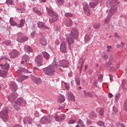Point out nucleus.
I'll return each mask as SVG.
<instances>
[{"label": "nucleus", "instance_id": "57", "mask_svg": "<svg viewBox=\"0 0 127 127\" xmlns=\"http://www.w3.org/2000/svg\"><path fill=\"white\" fill-rule=\"evenodd\" d=\"M75 82L76 84L79 86V85H80V79L76 78L75 79Z\"/></svg>", "mask_w": 127, "mask_h": 127}, {"label": "nucleus", "instance_id": "14", "mask_svg": "<svg viewBox=\"0 0 127 127\" xmlns=\"http://www.w3.org/2000/svg\"><path fill=\"white\" fill-rule=\"evenodd\" d=\"M37 25L39 28H42V29H49V27L45 25V23L43 22H38Z\"/></svg>", "mask_w": 127, "mask_h": 127}, {"label": "nucleus", "instance_id": "59", "mask_svg": "<svg viewBox=\"0 0 127 127\" xmlns=\"http://www.w3.org/2000/svg\"><path fill=\"white\" fill-rule=\"evenodd\" d=\"M110 49H112V46H107V52L109 53L111 51V50Z\"/></svg>", "mask_w": 127, "mask_h": 127}, {"label": "nucleus", "instance_id": "19", "mask_svg": "<svg viewBox=\"0 0 127 127\" xmlns=\"http://www.w3.org/2000/svg\"><path fill=\"white\" fill-rule=\"evenodd\" d=\"M46 9L48 11V13L49 15H50V16L53 17V16H55V15H57L56 13L54 12V11L50 9L49 8L46 7Z\"/></svg>", "mask_w": 127, "mask_h": 127}, {"label": "nucleus", "instance_id": "33", "mask_svg": "<svg viewBox=\"0 0 127 127\" xmlns=\"http://www.w3.org/2000/svg\"><path fill=\"white\" fill-rule=\"evenodd\" d=\"M8 59L6 57V56H1V58L0 59V62H6Z\"/></svg>", "mask_w": 127, "mask_h": 127}, {"label": "nucleus", "instance_id": "22", "mask_svg": "<svg viewBox=\"0 0 127 127\" xmlns=\"http://www.w3.org/2000/svg\"><path fill=\"white\" fill-rule=\"evenodd\" d=\"M24 124H29V125H31V123H32V120H31V118L30 117H26L24 120Z\"/></svg>", "mask_w": 127, "mask_h": 127}, {"label": "nucleus", "instance_id": "38", "mask_svg": "<svg viewBox=\"0 0 127 127\" xmlns=\"http://www.w3.org/2000/svg\"><path fill=\"white\" fill-rule=\"evenodd\" d=\"M100 26L101 24H100V23H95L93 24V27L95 29H99V28H100Z\"/></svg>", "mask_w": 127, "mask_h": 127}, {"label": "nucleus", "instance_id": "16", "mask_svg": "<svg viewBox=\"0 0 127 127\" xmlns=\"http://www.w3.org/2000/svg\"><path fill=\"white\" fill-rule=\"evenodd\" d=\"M28 78H29L28 76L21 75L19 76V77L17 79V82H19V83H21L22 82H23L24 80L28 79Z\"/></svg>", "mask_w": 127, "mask_h": 127}, {"label": "nucleus", "instance_id": "30", "mask_svg": "<svg viewBox=\"0 0 127 127\" xmlns=\"http://www.w3.org/2000/svg\"><path fill=\"white\" fill-rule=\"evenodd\" d=\"M42 54L43 55V57H44V58H45V59H46V60H48V59L50 58V55H49V54L47 52H43L42 53Z\"/></svg>", "mask_w": 127, "mask_h": 127}, {"label": "nucleus", "instance_id": "35", "mask_svg": "<svg viewBox=\"0 0 127 127\" xmlns=\"http://www.w3.org/2000/svg\"><path fill=\"white\" fill-rule=\"evenodd\" d=\"M84 94L85 97H87V98L89 97V98H93V95H92L91 93L87 92L86 91H84Z\"/></svg>", "mask_w": 127, "mask_h": 127}, {"label": "nucleus", "instance_id": "3", "mask_svg": "<svg viewBox=\"0 0 127 127\" xmlns=\"http://www.w3.org/2000/svg\"><path fill=\"white\" fill-rule=\"evenodd\" d=\"M56 61H57V60L55 58L52 64L43 69V71L46 75H47V76H53V75H54L55 68H57L58 69V65H57Z\"/></svg>", "mask_w": 127, "mask_h": 127}, {"label": "nucleus", "instance_id": "7", "mask_svg": "<svg viewBox=\"0 0 127 127\" xmlns=\"http://www.w3.org/2000/svg\"><path fill=\"white\" fill-rule=\"evenodd\" d=\"M57 65L58 66V68H60V70L62 71L60 67H63V68H68V67H69V63H68V61L63 60L58 64H57Z\"/></svg>", "mask_w": 127, "mask_h": 127}, {"label": "nucleus", "instance_id": "5", "mask_svg": "<svg viewBox=\"0 0 127 127\" xmlns=\"http://www.w3.org/2000/svg\"><path fill=\"white\" fill-rule=\"evenodd\" d=\"M25 104H26L25 100L21 99V98H19L13 105V108L15 110L18 111V110H20V107H23V106H25Z\"/></svg>", "mask_w": 127, "mask_h": 127}, {"label": "nucleus", "instance_id": "55", "mask_svg": "<svg viewBox=\"0 0 127 127\" xmlns=\"http://www.w3.org/2000/svg\"><path fill=\"white\" fill-rule=\"evenodd\" d=\"M98 81H100V82H102L103 81V75L100 74L99 75Z\"/></svg>", "mask_w": 127, "mask_h": 127}, {"label": "nucleus", "instance_id": "44", "mask_svg": "<svg viewBox=\"0 0 127 127\" xmlns=\"http://www.w3.org/2000/svg\"><path fill=\"white\" fill-rule=\"evenodd\" d=\"M113 112L112 114L113 115H116L117 113L119 112V110H118V108H116V107H113Z\"/></svg>", "mask_w": 127, "mask_h": 127}, {"label": "nucleus", "instance_id": "4", "mask_svg": "<svg viewBox=\"0 0 127 127\" xmlns=\"http://www.w3.org/2000/svg\"><path fill=\"white\" fill-rule=\"evenodd\" d=\"M0 67L2 70H3L1 71L0 69V76L2 78H5L7 75V71L9 70V64H7V63H6L4 65L0 64Z\"/></svg>", "mask_w": 127, "mask_h": 127}, {"label": "nucleus", "instance_id": "24", "mask_svg": "<svg viewBox=\"0 0 127 127\" xmlns=\"http://www.w3.org/2000/svg\"><path fill=\"white\" fill-rule=\"evenodd\" d=\"M65 101V96L63 95H60L59 98L58 100L59 103H64Z\"/></svg>", "mask_w": 127, "mask_h": 127}, {"label": "nucleus", "instance_id": "50", "mask_svg": "<svg viewBox=\"0 0 127 127\" xmlns=\"http://www.w3.org/2000/svg\"><path fill=\"white\" fill-rule=\"evenodd\" d=\"M57 1L58 3L61 5L64 4V1L63 0H57Z\"/></svg>", "mask_w": 127, "mask_h": 127}, {"label": "nucleus", "instance_id": "48", "mask_svg": "<svg viewBox=\"0 0 127 127\" xmlns=\"http://www.w3.org/2000/svg\"><path fill=\"white\" fill-rule=\"evenodd\" d=\"M116 127H123L124 125L121 123L120 122H118L116 123Z\"/></svg>", "mask_w": 127, "mask_h": 127}, {"label": "nucleus", "instance_id": "1", "mask_svg": "<svg viewBox=\"0 0 127 127\" xmlns=\"http://www.w3.org/2000/svg\"><path fill=\"white\" fill-rule=\"evenodd\" d=\"M118 4H119V0H108L106 1V5L108 7L111 8L107 10V13L108 14L107 17L104 20L105 24L109 23L110 18L115 14V12L118 9Z\"/></svg>", "mask_w": 127, "mask_h": 127}, {"label": "nucleus", "instance_id": "29", "mask_svg": "<svg viewBox=\"0 0 127 127\" xmlns=\"http://www.w3.org/2000/svg\"><path fill=\"white\" fill-rule=\"evenodd\" d=\"M40 43L43 46H45L47 44V42H46V39L45 38H42L41 39Z\"/></svg>", "mask_w": 127, "mask_h": 127}, {"label": "nucleus", "instance_id": "54", "mask_svg": "<svg viewBox=\"0 0 127 127\" xmlns=\"http://www.w3.org/2000/svg\"><path fill=\"white\" fill-rule=\"evenodd\" d=\"M76 123V120H70L68 122V124L69 125H72L73 124H75Z\"/></svg>", "mask_w": 127, "mask_h": 127}, {"label": "nucleus", "instance_id": "47", "mask_svg": "<svg viewBox=\"0 0 127 127\" xmlns=\"http://www.w3.org/2000/svg\"><path fill=\"white\" fill-rule=\"evenodd\" d=\"M124 109L125 111H127V99H126L124 103Z\"/></svg>", "mask_w": 127, "mask_h": 127}, {"label": "nucleus", "instance_id": "43", "mask_svg": "<svg viewBox=\"0 0 127 127\" xmlns=\"http://www.w3.org/2000/svg\"><path fill=\"white\" fill-rule=\"evenodd\" d=\"M54 119L55 120V121H56V122H59V123H60V122H62V121H63V119H61L60 117L56 116L54 117Z\"/></svg>", "mask_w": 127, "mask_h": 127}, {"label": "nucleus", "instance_id": "45", "mask_svg": "<svg viewBox=\"0 0 127 127\" xmlns=\"http://www.w3.org/2000/svg\"><path fill=\"white\" fill-rule=\"evenodd\" d=\"M65 88L66 90H70V84L68 83H64Z\"/></svg>", "mask_w": 127, "mask_h": 127}, {"label": "nucleus", "instance_id": "51", "mask_svg": "<svg viewBox=\"0 0 127 127\" xmlns=\"http://www.w3.org/2000/svg\"><path fill=\"white\" fill-rule=\"evenodd\" d=\"M6 3H7V4H10V5H12L13 3L12 0H6Z\"/></svg>", "mask_w": 127, "mask_h": 127}, {"label": "nucleus", "instance_id": "41", "mask_svg": "<svg viewBox=\"0 0 127 127\" xmlns=\"http://www.w3.org/2000/svg\"><path fill=\"white\" fill-rule=\"evenodd\" d=\"M96 110H97V111H98V110H99L100 116L104 115V109H103V108H97Z\"/></svg>", "mask_w": 127, "mask_h": 127}, {"label": "nucleus", "instance_id": "27", "mask_svg": "<svg viewBox=\"0 0 127 127\" xmlns=\"http://www.w3.org/2000/svg\"><path fill=\"white\" fill-rule=\"evenodd\" d=\"M24 23H25V19H21L20 20V22L19 24L17 25V27H22L23 25H24Z\"/></svg>", "mask_w": 127, "mask_h": 127}, {"label": "nucleus", "instance_id": "62", "mask_svg": "<svg viewBox=\"0 0 127 127\" xmlns=\"http://www.w3.org/2000/svg\"><path fill=\"white\" fill-rule=\"evenodd\" d=\"M93 85L95 87H98V82L97 81H94L93 83Z\"/></svg>", "mask_w": 127, "mask_h": 127}, {"label": "nucleus", "instance_id": "32", "mask_svg": "<svg viewBox=\"0 0 127 127\" xmlns=\"http://www.w3.org/2000/svg\"><path fill=\"white\" fill-rule=\"evenodd\" d=\"M11 88L12 91L14 92L16 91V88H17V86H16V84H15V83L14 82L11 84Z\"/></svg>", "mask_w": 127, "mask_h": 127}, {"label": "nucleus", "instance_id": "11", "mask_svg": "<svg viewBox=\"0 0 127 127\" xmlns=\"http://www.w3.org/2000/svg\"><path fill=\"white\" fill-rule=\"evenodd\" d=\"M43 58L41 55L38 56L36 57L35 60V63L37 66H38V67H40V66L42 65V62L43 61Z\"/></svg>", "mask_w": 127, "mask_h": 127}, {"label": "nucleus", "instance_id": "31", "mask_svg": "<svg viewBox=\"0 0 127 127\" xmlns=\"http://www.w3.org/2000/svg\"><path fill=\"white\" fill-rule=\"evenodd\" d=\"M35 83H36V84H37V85H40V84L42 83V81H41L40 78L37 77L35 78Z\"/></svg>", "mask_w": 127, "mask_h": 127}, {"label": "nucleus", "instance_id": "39", "mask_svg": "<svg viewBox=\"0 0 127 127\" xmlns=\"http://www.w3.org/2000/svg\"><path fill=\"white\" fill-rule=\"evenodd\" d=\"M95 1H96L95 3H94V2L90 3L91 7H95V6H96V5H97V4L99 3V1H98L97 0H95Z\"/></svg>", "mask_w": 127, "mask_h": 127}, {"label": "nucleus", "instance_id": "46", "mask_svg": "<svg viewBox=\"0 0 127 127\" xmlns=\"http://www.w3.org/2000/svg\"><path fill=\"white\" fill-rule=\"evenodd\" d=\"M97 124L99 125V126H100V127H105V123L102 121H98Z\"/></svg>", "mask_w": 127, "mask_h": 127}, {"label": "nucleus", "instance_id": "28", "mask_svg": "<svg viewBox=\"0 0 127 127\" xmlns=\"http://www.w3.org/2000/svg\"><path fill=\"white\" fill-rule=\"evenodd\" d=\"M33 11L35 13H36L38 14V15H42V14H43V12H40V11H39L37 8H34Z\"/></svg>", "mask_w": 127, "mask_h": 127}, {"label": "nucleus", "instance_id": "53", "mask_svg": "<svg viewBox=\"0 0 127 127\" xmlns=\"http://www.w3.org/2000/svg\"><path fill=\"white\" fill-rule=\"evenodd\" d=\"M4 43H5L6 45L8 46V45H9L10 44H11V41L10 40H8L5 41Z\"/></svg>", "mask_w": 127, "mask_h": 127}, {"label": "nucleus", "instance_id": "12", "mask_svg": "<svg viewBox=\"0 0 127 127\" xmlns=\"http://www.w3.org/2000/svg\"><path fill=\"white\" fill-rule=\"evenodd\" d=\"M28 60H29L28 56H23L22 59L21 64L26 67L28 65Z\"/></svg>", "mask_w": 127, "mask_h": 127}, {"label": "nucleus", "instance_id": "37", "mask_svg": "<svg viewBox=\"0 0 127 127\" xmlns=\"http://www.w3.org/2000/svg\"><path fill=\"white\" fill-rule=\"evenodd\" d=\"M10 24H11V25H12V26H15V25H17L16 24V23L14 22V21H13V18L12 17H11L10 18Z\"/></svg>", "mask_w": 127, "mask_h": 127}, {"label": "nucleus", "instance_id": "42", "mask_svg": "<svg viewBox=\"0 0 127 127\" xmlns=\"http://www.w3.org/2000/svg\"><path fill=\"white\" fill-rule=\"evenodd\" d=\"M77 124L79 125V126H80L81 127H85V125H84V123L81 119L79 120V121L78 122Z\"/></svg>", "mask_w": 127, "mask_h": 127}, {"label": "nucleus", "instance_id": "17", "mask_svg": "<svg viewBox=\"0 0 127 127\" xmlns=\"http://www.w3.org/2000/svg\"><path fill=\"white\" fill-rule=\"evenodd\" d=\"M9 54L11 58H15V57H17V56H18L19 52L16 50H13L9 53Z\"/></svg>", "mask_w": 127, "mask_h": 127}, {"label": "nucleus", "instance_id": "40", "mask_svg": "<svg viewBox=\"0 0 127 127\" xmlns=\"http://www.w3.org/2000/svg\"><path fill=\"white\" fill-rule=\"evenodd\" d=\"M102 58L104 59V60H107L108 57V54L106 53H103L102 55Z\"/></svg>", "mask_w": 127, "mask_h": 127}, {"label": "nucleus", "instance_id": "10", "mask_svg": "<svg viewBox=\"0 0 127 127\" xmlns=\"http://www.w3.org/2000/svg\"><path fill=\"white\" fill-rule=\"evenodd\" d=\"M83 5L84 11L85 14H86V15L88 16H90L91 15V11L90 10V8L88 7V3L86 2H84L83 3Z\"/></svg>", "mask_w": 127, "mask_h": 127}, {"label": "nucleus", "instance_id": "6", "mask_svg": "<svg viewBox=\"0 0 127 127\" xmlns=\"http://www.w3.org/2000/svg\"><path fill=\"white\" fill-rule=\"evenodd\" d=\"M7 113V108L4 109L0 112V118H1L5 123H6V121L8 120V115Z\"/></svg>", "mask_w": 127, "mask_h": 127}, {"label": "nucleus", "instance_id": "52", "mask_svg": "<svg viewBox=\"0 0 127 127\" xmlns=\"http://www.w3.org/2000/svg\"><path fill=\"white\" fill-rule=\"evenodd\" d=\"M112 65V63L111 62H106L105 64V67H110Z\"/></svg>", "mask_w": 127, "mask_h": 127}, {"label": "nucleus", "instance_id": "2", "mask_svg": "<svg viewBox=\"0 0 127 127\" xmlns=\"http://www.w3.org/2000/svg\"><path fill=\"white\" fill-rule=\"evenodd\" d=\"M79 37V31L77 29H72L69 35L66 36V41L68 44V49L71 50V44L74 43L75 39H78Z\"/></svg>", "mask_w": 127, "mask_h": 127}, {"label": "nucleus", "instance_id": "13", "mask_svg": "<svg viewBox=\"0 0 127 127\" xmlns=\"http://www.w3.org/2000/svg\"><path fill=\"white\" fill-rule=\"evenodd\" d=\"M67 44L65 42H63L61 44L60 50L62 53H66L67 52Z\"/></svg>", "mask_w": 127, "mask_h": 127}, {"label": "nucleus", "instance_id": "18", "mask_svg": "<svg viewBox=\"0 0 127 127\" xmlns=\"http://www.w3.org/2000/svg\"><path fill=\"white\" fill-rule=\"evenodd\" d=\"M17 98V95L15 93H13L8 96V100L9 102H13V100H15Z\"/></svg>", "mask_w": 127, "mask_h": 127}, {"label": "nucleus", "instance_id": "61", "mask_svg": "<svg viewBox=\"0 0 127 127\" xmlns=\"http://www.w3.org/2000/svg\"><path fill=\"white\" fill-rule=\"evenodd\" d=\"M65 115H62L61 117H60L61 119H63V121H64L65 120Z\"/></svg>", "mask_w": 127, "mask_h": 127}, {"label": "nucleus", "instance_id": "9", "mask_svg": "<svg viewBox=\"0 0 127 127\" xmlns=\"http://www.w3.org/2000/svg\"><path fill=\"white\" fill-rule=\"evenodd\" d=\"M27 40H28V38L23 36V35L21 33H18V38L17 39L18 42L22 43L25 42V41H27Z\"/></svg>", "mask_w": 127, "mask_h": 127}, {"label": "nucleus", "instance_id": "64", "mask_svg": "<svg viewBox=\"0 0 127 127\" xmlns=\"http://www.w3.org/2000/svg\"><path fill=\"white\" fill-rule=\"evenodd\" d=\"M109 98H112L113 97V94L111 93H110L108 95Z\"/></svg>", "mask_w": 127, "mask_h": 127}, {"label": "nucleus", "instance_id": "23", "mask_svg": "<svg viewBox=\"0 0 127 127\" xmlns=\"http://www.w3.org/2000/svg\"><path fill=\"white\" fill-rule=\"evenodd\" d=\"M17 72L18 75L22 74V72H25V73H29L28 70L25 68H20L17 70Z\"/></svg>", "mask_w": 127, "mask_h": 127}, {"label": "nucleus", "instance_id": "56", "mask_svg": "<svg viewBox=\"0 0 127 127\" xmlns=\"http://www.w3.org/2000/svg\"><path fill=\"white\" fill-rule=\"evenodd\" d=\"M17 11L18 12H19V13H22V12H23V11H24V9L23 8H22V9L18 8V9H17Z\"/></svg>", "mask_w": 127, "mask_h": 127}, {"label": "nucleus", "instance_id": "26", "mask_svg": "<svg viewBox=\"0 0 127 127\" xmlns=\"http://www.w3.org/2000/svg\"><path fill=\"white\" fill-rule=\"evenodd\" d=\"M24 50L26 52H32V49L29 46H25Z\"/></svg>", "mask_w": 127, "mask_h": 127}, {"label": "nucleus", "instance_id": "63", "mask_svg": "<svg viewBox=\"0 0 127 127\" xmlns=\"http://www.w3.org/2000/svg\"><path fill=\"white\" fill-rule=\"evenodd\" d=\"M35 35V32H33L31 34V36L32 37H34V36Z\"/></svg>", "mask_w": 127, "mask_h": 127}, {"label": "nucleus", "instance_id": "36", "mask_svg": "<svg viewBox=\"0 0 127 127\" xmlns=\"http://www.w3.org/2000/svg\"><path fill=\"white\" fill-rule=\"evenodd\" d=\"M90 40H91V37H90V35L88 34L86 35L84 37V41L85 42H89Z\"/></svg>", "mask_w": 127, "mask_h": 127}, {"label": "nucleus", "instance_id": "58", "mask_svg": "<svg viewBox=\"0 0 127 127\" xmlns=\"http://www.w3.org/2000/svg\"><path fill=\"white\" fill-rule=\"evenodd\" d=\"M121 97V95L118 94H116V96H115V99L117 101H118V100H119L120 99Z\"/></svg>", "mask_w": 127, "mask_h": 127}, {"label": "nucleus", "instance_id": "15", "mask_svg": "<svg viewBox=\"0 0 127 127\" xmlns=\"http://www.w3.org/2000/svg\"><path fill=\"white\" fill-rule=\"evenodd\" d=\"M66 97L68 100H70L71 101H75V97L74 95H73V93L72 92H67L65 95Z\"/></svg>", "mask_w": 127, "mask_h": 127}, {"label": "nucleus", "instance_id": "49", "mask_svg": "<svg viewBox=\"0 0 127 127\" xmlns=\"http://www.w3.org/2000/svg\"><path fill=\"white\" fill-rule=\"evenodd\" d=\"M65 16L66 17H72L73 16V14L71 13H66L65 14Z\"/></svg>", "mask_w": 127, "mask_h": 127}, {"label": "nucleus", "instance_id": "60", "mask_svg": "<svg viewBox=\"0 0 127 127\" xmlns=\"http://www.w3.org/2000/svg\"><path fill=\"white\" fill-rule=\"evenodd\" d=\"M110 70H111L112 72H114V71H116V68L114 66H111L110 67Z\"/></svg>", "mask_w": 127, "mask_h": 127}, {"label": "nucleus", "instance_id": "20", "mask_svg": "<svg viewBox=\"0 0 127 127\" xmlns=\"http://www.w3.org/2000/svg\"><path fill=\"white\" fill-rule=\"evenodd\" d=\"M46 9L48 11V13L49 15H50V16L53 17V16H55V15H57L56 13L54 12V11L50 9L49 8L46 7Z\"/></svg>", "mask_w": 127, "mask_h": 127}, {"label": "nucleus", "instance_id": "34", "mask_svg": "<svg viewBox=\"0 0 127 127\" xmlns=\"http://www.w3.org/2000/svg\"><path fill=\"white\" fill-rule=\"evenodd\" d=\"M125 84H126V80L123 79L122 81V88L123 89V90H124L125 91H127V87H125Z\"/></svg>", "mask_w": 127, "mask_h": 127}, {"label": "nucleus", "instance_id": "25", "mask_svg": "<svg viewBox=\"0 0 127 127\" xmlns=\"http://www.w3.org/2000/svg\"><path fill=\"white\" fill-rule=\"evenodd\" d=\"M72 23H73L72 22V20L68 19L67 20H66L65 24L68 27H70L72 25Z\"/></svg>", "mask_w": 127, "mask_h": 127}, {"label": "nucleus", "instance_id": "8", "mask_svg": "<svg viewBox=\"0 0 127 127\" xmlns=\"http://www.w3.org/2000/svg\"><path fill=\"white\" fill-rule=\"evenodd\" d=\"M53 116L43 117L41 118L40 122L41 124H44V125H47V124H49L50 123V121L53 120Z\"/></svg>", "mask_w": 127, "mask_h": 127}, {"label": "nucleus", "instance_id": "21", "mask_svg": "<svg viewBox=\"0 0 127 127\" xmlns=\"http://www.w3.org/2000/svg\"><path fill=\"white\" fill-rule=\"evenodd\" d=\"M58 19V15H55V16H53L52 18L50 19V23H54V22H56L57 21Z\"/></svg>", "mask_w": 127, "mask_h": 127}]
</instances>
